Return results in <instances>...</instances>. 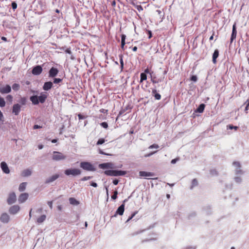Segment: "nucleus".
Returning a JSON list of instances; mask_svg holds the SVG:
<instances>
[{"mask_svg":"<svg viewBox=\"0 0 249 249\" xmlns=\"http://www.w3.org/2000/svg\"><path fill=\"white\" fill-rule=\"evenodd\" d=\"M48 204L50 208L52 209L53 208V202L52 201H48Z\"/></svg>","mask_w":249,"mask_h":249,"instance_id":"obj_53","label":"nucleus"},{"mask_svg":"<svg viewBox=\"0 0 249 249\" xmlns=\"http://www.w3.org/2000/svg\"><path fill=\"white\" fill-rule=\"evenodd\" d=\"M12 89L14 90H18L19 89V85L18 84L15 83L12 85Z\"/></svg>","mask_w":249,"mask_h":249,"instance_id":"obj_33","label":"nucleus"},{"mask_svg":"<svg viewBox=\"0 0 249 249\" xmlns=\"http://www.w3.org/2000/svg\"><path fill=\"white\" fill-rule=\"evenodd\" d=\"M59 176L58 174L53 175L46 179L45 181L46 183H50L55 180L59 178Z\"/></svg>","mask_w":249,"mask_h":249,"instance_id":"obj_21","label":"nucleus"},{"mask_svg":"<svg viewBox=\"0 0 249 249\" xmlns=\"http://www.w3.org/2000/svg\"><path fill=\"white\" fill-rule=\"evenodd\" d=\"M92 178V177L90 176H88V177H84L82 178H81L82 181H86L87 180H89Z\"/></svg>","mask_w":249,"mask_h":249,"instance_id":"obj_46","label":"nucleus"},{"mask_svg":"<svg viewBox=\"0 0 249 249\" xmlns=\"http://www.w3.org/2000/svg\"><path fill=\"white\" fill-rule=\"evenodd\" d=\"M147 76L145 73H142L141 74L140 82H142L143 81L146 80Z\"/></svg>","mask_w":249,"mask_h":249,"instance_id":"obj_31","label":"nucleus"},{"mask_svg":"<svg viewBox=\"0 0 249 249\" xmlns=\"http://www.w3.org/2000/svg\"><path fill=\"white\" fill-rule=\"evenodd\" d=\"M17 200V197L15 193L10 194L9 197L7 199V203L8 204H12L14 203Z\"/></svg>","mask_w":249,"mask_h":249,"instance_id":"obj_7","label":"nucleus"},{"mask_svg":"<svg viewBox=\"0 0 249 249\" xmlns=\"http://www.w3.org/2000/svg\"><path fill=\"white\" fill-rule=\"evenodd\" d=\"M66 158V156L63 155L62 153L57 152L53 151L52 160L55 161H58L61 160H64Z\"/></svg>","mask_w":249,"mask_h":249,"instance_id":"obj_5","label":"nucleus"},{"mask_svg":"<svg viewBox=\"0 0 249 249\" xmlns=\"http://www.w3.org/2000/svg\"><path fill=\"white\" fill-rule=\"evenodd\" d=\"M219 55V51L217 49L215 50L213 54V63H216V58L218 57Z\"/></svg>","mask_w":249,"mask_h":249,"instance_id":"obj_24","label":"nucleus"},{"mask_svg":"<svg viewBox=\"0 0 249 249\" xmlns=\"http://www.w3.org/2000/svg\"><path fill=\"white\" fill-rule=\"evenodd\" d=\"M26 185H27V182H22V183H21L19 185V187H18L19 191H20V192L24 191L25 190V189H26Z\"/></svg>","mask_w":249,"mask_h":249,"instance_id":"obj_26","label":"nucleus"},{"mask_svg":"<svg viewBox=\"0 0 249 249\" xmlns=\"http://www.w3.org/2000/svg\"><path fill=\"white\" fill-rule=\"evenodd\" d=\"M53 86V84L52 82H46L44 84V85L43 86V89L44 90H49L52 88Z\"/></svg>","mask_w":249,"mask_h":249,"instance_id":"obj_20","label":"nucleus"},{"mask_svg":"<svg viewBox=\"0 0 249 249\" xmlns=\"http://www.w3.org/2000/svg\"><path fill=\"white\" fill-rule=\"evenodd\" d=\"M227 127L230 129H234L235 130H236L238 128V126H233L232 125H229L227 126Z\"/></svg>","mask_w":249,"mask_h":249,"instance_id":"obj_44","label":"nucleus"},{"mask_svg":"<svg viewBox=\"0 0 249 249\" xmlns=\"http://www.w3.org/2000/svg\"><path fill=\"white\" fill-rule=\"evenodd\" d=\"M156 152H157V151L152 152H151V153H150L149 154L145 155H144V157H145V158L149 157L152 156V155L154 154Z\"/></svg>","mask_w":249,"mask_h":249,"instance_id":"obj_45","label":"nucleus"},{"mask_svg":"<svg viewBox=\"0 0 249 249\" xmlns=\"http://www.w3.org/2000/svg\"><path fill=\"white\" fill-rule=\"evenodd\" d=\"M21 106L18 104H15L13 107V113L16 115H18L20 111Z\"/></svg>","mask_w":249,"mask_h":249,"instance_id":"obj_16","label":"nucleus"},{"mask_svg":"<svg viewBox=\"0 0 249 249\" xmlns=\"http://www.w3.org/2000/svg\"><path fill=\"white\" fill-rule=\"evenodd\" d=\"M69 202L71 204L73 205H78L79 204V202L73 197H70L69 198Z\"/></svg>","mask_w":249,"mask_h":249,"instance_id":"obj_25","label":"nucleus"},{"mask_svg":"<svg viewBox=\"0 0 249 249\" xmlns=\"http://www.w3.org/2000/svg\"><path fill=\"white\" fill-rule=\"evenodd\" d=\"M42 71V68L41 66L37 65L33 69L32 72L34 75H39L41 73Z\"/></svg>","mask_w":249,"mask_h":249,"instance_id":"obj_10","label":"nucleus"},{"mask_svg":"<svg viewBox=\"0 0 249 249\" xmlns=\"http://www.w3.org/2000/svg\"><path fill=\"white\" fill-rule=\"evenodd\" d=\"M65 53H69V54H71V49L70 48L67 49L65 50Z\"/></svg>","mask_w":249,"mask_h":249,"instance_id":"obj_55","label":"nucleus"},{"mask_svg":"<svg viewBox=\"0 0 249 249\" xmlns=\"http://www.w3.org/2000/svg\"><path fill=\"white\" fill-rule=\"evenodd\" d=\"M99 167L102 169L112 168L113 167V164L109 162L104 163L100 164Z\"/></svg>","mask_w":249,"mask_h":249,"instance_id":"obj_17","label":"nucleus"},{"mask_svg":"<svg viewBox=\"0 0 249 249\" xmlns=\"http://www.w3.org/2000/svg\"><path fill=\"white\" fill-rule=\"evenodd\" d=\"M144 72H145V73H148L149 72V70L148 69H146L145 70Z\"/></svg>","mask_w":249,"mask_h":249,"instance_id":"obj_64","label":"nucleus"},{"mask_svg":"<svg viewBox=\"0 0 249 249\" xmlns=\"http://www.w3.org/2000/svg\"><path fill=\"white\" fill-rule=\"evenodd\" d=\"M152 94L155 97V99L158 100L160 99L161 96L159 93H157L156 89H152Z\"/></svg>","mask_w":249,"mask_h":249,"instance_id":"obj_23","label":"nucleus"},{"mask_svg":"<svg viewBox=\"0 0 249 249\" xmlns=\"http://www.w3.org/2000/svg\"><path fill=\"white\" fill-rule=\"evenodd\" d=\"M6 99L7 101H9L10 103H12L13 101V96L11 95H8Z\"/></svg>","mask_w":249,"mask_h":249,"instance_id":"obj_37","label":"nucleus"},{"mask_svg":"<svg viewBox=\"0 0 249 249\" xmlns=\"http://www.w3.org/2000/svg\"><path fill=\"white\" fill-rule=\"evenodd\" d=\"M132 50H133L134 52H136V51L137 50V47L136 46L132 48Z\"/></svg>","mask_w":249,"mask_h":249,"instance_id":"obj_61","label":"nucleus"},{"mask_svg":"<svg viewBox=\"0 0 249 249\" xmlns=\"http://www.w3.org/2000/svg\"><path fill=\"white\" fill-rule=\"evenodd\" d=\"M1 39H2V40H3V41H7V38H6V37H4V36H2V37H1Z\"/></svg>","mask_w":249,"mask_h":249,"instance_id":"obj_62","label":"nucleus"},{"mask_svg":"<svg viewBox=\"0 0 249 249\" xmlns=\"http://www.w3.org/2000/svg\"><path fill=\"white\" fill-rule=\"evenodd\" d=\"M178 160H179V159H178V158H176V159H175L172 160H171V163L172 164H175V163H176V162H177V161H178Z\"/></svg>","mask_w":249,"mask_h":249,"instance_id":"obj_49","label":"nucleus"},{"mask_svg":"<svg viewBox=\"0 0 249 249\" xmlns=\"http://www.w3.org/2000/svg\"><path fill=\"white\" fill-rule=\"evenodd\" d=\"M137 9L140 11L143 10V8L141 5H137Z\"/></svg>","mask_w":249,"mask_h":249,"instance_id":"obj_52","label":"nucleus"},{"mask_svg":"<svg viewBox=\"0 0 249 249\" xmlns=\"http://www.w3.org/2000/svg\"><path fill=\"white\" fill-rule=\"evenodd\" d=\"M233 165L235 167V173L236 174H243L244 172L240 169L241 165L239 162L234 161L232 163Z\"/></svg>","mask_w":249,"mask_h":249,"instance_id":"obj_6","label":"nucleus"},{"mask_svg":"<svg viewBox=\"0 0 249 249\" xmlns=\"http://www.w3.org/2000/svg\"><path fill=\"white\" fill-rule=\"evenodd\" d=\"M118 192L115 191L114 192V194L112 196L111 198L113 199H116L117 197Z\"/></svg>","mask_w":249,"mask_h":249,"instance_id":"obj_41","label":"nucleus"},{"mask_svg":"<svg viewBox=\"0 0 249 249\" xmlns=\"http://www.w3.org/2000/svg\"><path fill=\"white\" fill-rule=\"evenodd\" d=\"M197 77L196 75H193L191 78V80L194 82H196L197 81Z\"/></svg>","mask_w":249,"mask_h":249,"instance_id":"obj_48","label":"nucleus"},{"mask_svg":"<svg viewBox=\"0 0 249 249\" xmlns=\"http://www.w3.org/2000/svg\"><path fill=\"white\" fill-rule=\"evenodd\" d=\"M64 173L67 176L72 175L73 176H76L81 174V171L77 168H70L66 169Z\"/></svg>","mask_w":249,"mask_h":249,"instance_id":"obj_4","label":"nucleus"},{"mask_svg":"<svg viewBox=\"0 0 249 249\" xmlns=\"http://www.w3.org/2000/svg\"><path fill=\"white\" fill-rule=\"evenodd\" d=\"M136 213H133L130 217L128 218V219L127 220L126 222H128L130 221L136 214Z\"/></svg>","mask_w":249,"mask_h":249,"instance_id":"obj_51","label":"nucleus"},{"mask_svg":"<svg viewBox=\"0 0 249 249\" xmlns=\"http://www.w3.org/2000/svg\"><path fill=\"white\" fill-rule=\"evenodd\" d=\"M249 109V103L245 107V111H247Z\"/></svg>","mask_w":249,"mask_h":249,"instance_id":"obj_59","label":"nucleus"},{"mask_svg":"<svg viewBox=\"0 0 249 249\" xmlns=\"http://www.w3.org/2000/svg\"><path fill=\"white\" fill-rule=\"evenodd\" d=\"M1 168L2 171L5 174H9L10 173V170L7 166L6 163L4 161H2L0 163Z\"/></svg>","mask_w":249,"mask_h":249,"instance_id":"obj_15","label":"nucleus"},{"mask_svg":"<svg viewBox=\"0 0 249 249\" xmlns=\"http://www.w3.org/2000/svg\"><path fill=\"white\" fill-rule=\"evenodd\" d=\"M105 174L109 176H124L126 174V172L124 171L118 170H106L104 172Z\"/></svg>","mask_w":249,"mask_h":249,"instance_id":"obj_2","label":"nucleus"},{"mask_svg":"<svg viewBox=\"0 0 249 249\" xmlns=\"http://www.w3.org/2000/svg\"><path fill=\"white\" fill-rule=\"evenodd\" d=\"M101 125L105 128H107L108 127V124L106 122H103L101 124Z\"/></svg>","mask_w":249,"mask_h":249,"instance_id":"obj_43","label":"nucleus"},{"mask_svg":"<svg viewBox=\"0 0 249 249\" xmlns=\"http://www.w3.org/2000/svg\"><path fill=\"white\" fill-rule=\"evenodd\" d=\"M163 79L162 78H159V79H156V77H154L152 78L151 81L153 83H158L159 82H160L162 81Z\"/></svg>","mask_w":249,"mask_h":249,"instance_id":"obj_30","label":"nucleus"},{"mask_svg":"<svg viewBox=\"0 0 249 249\" xmlns=\"http://www.w3.org/2000/svg\"><path fill=\"white\" fill-rule=\"evenodd\" d=\"M59 71L57 68H55L54 67H52L49 71V77H54L56 76Z\"/></svg>","mask_w":249,"mask_h":249,"instance_id":"obj_9","label":"nucleus"},{"mask_svg":"<svg viewBox=\"0 0 249 249\" xmlns=\"http://www.w3.org/2000/svg\"><path fill=\"white\" fill-rule=\"evenodd\" d=\"M213 36H214V32H213V34H212V35L211 36V37H210L209 39L210 40H212L213 39Z\"/></svg>","mask_w":249,"mask_h":249,"instance_id":"obj_60","label":"nucleus"},{"mask_svg":"<svg viewBox=\"0 0 249 249\" xmlns=\"http://www.w3.org/2000/svg\"><path fill=\"white\" fill-rule=\"evenodd\" d=\"M198 184V182L196 179H194L192 180V186L191 187V189H192L194 187L197 186Z\"/></svg>","mask_w":249,"mask_h":249,"instance_id":"obj_36","label":"nucleus"},{"mask_svg":"<svg viewBox=\"0 0 249 249\" xmlns=\"http://www.w3.org/2000/svg\"><path fill=\"white\" fill-rule=\"evenodd\" d=\"M126 36L124 35H122L121 37V48L122 49L124 50V46L125 44V39Z\"/></svg>","mask_w":249,"mask_h":249,"instance_id":"obj_29","label":"nucleus"},{"mask_svg":"<svg viewBox=\"0 0 249 249\" xmlns=\"http://www.w3.org/2000/svg\"><path fill=\"white\" fill-rule=\"evenodd\" d=\"M11 91V87L6 85L5 87H0V92L2 94L8 93Z\"/></svg>","mask_w":249,"mask_h":249,"instance_id":"obj_11","label":"nucleus"},{"mask_svg":"<svg viewBox=\"0 0 249 249\" xmlns=\"http://www.w3.org/2000/svg\"><path fill=\"white\" fill-rule=\"evenodd\" d=\"M20 210V207L18 205H15L11 206L9 210V212L10 214H16Z\"/></svg>","mask_w":249,"mask_h":249,"instance_id":"obj_8","label":"nucleus"},{"mask_svg":"<svg viewBox=\"0 0 249 249\" xmlns=\"http://www.w3.org/2000/svg\"><path fill=\"white\" fill-rule=\"evenodd\" d=\"M156 12L158 13L159 15H160L161 14V11L160 10H158L156 11Z\"/></svg>","mask_w":249,"mask_h":249,"instance_id":"obj_63","label":"nucleus"},{"mask_svg":"<svg viewBox=\"0 0 249 249\" xmlns=\"http://www.w3.org/2000/svg\"><path fill=\"white\" fill-rule=\"evenodd\" d=\"M46 218V216L45 215H42L37 219L36 221L38 223H42L45 221Z\"/></svg>","mask_w":249,"mask_h":249,"instance_id":"obj_27","label":"nucleus"},{"mask_svg":"<svg viewBox=\"0 0 249 249\" xmlns=\"http://www.w3.org/2000/svg\"><path fill=\"white\" fill-rule=\"evenodd\" d=\"M78 117L79 120L84 119L85 118V117L80 114H78Z\"/></svg>","mask_w":249,"mask_h":249,"instance_id":"obj_57","label":"nucleus"},{"mask_svg":"<svg viewBox=\"0 0 249 249\" xmlns=\"http://www.w3.org/2000/svg\"><path fill=\"white\" fill-rule=\"evenodd\" d=\"M5 106V102L4 99L0 96V107H3Z\"/></svg>","mask_w":249,"mask_h":249,"instance_id":"obj_32","label":"nucleus"},{"mask_svg":"<svg viewBox=\"0 0 249 249\" xmlns=\"http://www.w3.org/2000/svg\"><path fill=\"white\" fill-rule=\"evenodd\" d=\"M26 101H27V100L25 97H21L19 100V103L22 105H25L26 103Z\"/></svg>","mask_w":249,"mask_h":249,"instance_id":"obj_34","label":"nucleus"},{"mask_svg":"<svg viewBox=\"0 0 249 249\" xmlns=\"http://www.w3.org/2000/svg\"><path fill=\"white\" fill-rule=\"evenodd\" d=\"M90 185H91L92 186H93L94 187H96L97 186V183L95 182H91L90 183Z\"/></svg>","mask_w":249,"mask_h":249,"instance_id":"obj_56","label":"nucleus"},{"mask_svg":"<svg viewBox=\"0 0 249 249\" xmlns=\"http://www.w3.org/2000/svg\"><path fill=\"white\" fill-rule=\"evenodd\" d=\"M139 175L142 177H153L154 176V174L152 172L140 171L139 172Z\"/></svg>","mask_w":249,"mask_h":249,"instance_id":"obj_19","label":"nucleus"},{"mask_svg":"<svg viewBox=\"0 0 249 249\" xmlns=\"http://www.w3.org/2000/svg\"><path fill=\"white\" fill-rule=\"evenodd\" d=\"M33 128L34 129H36L41 128V126H40V125H37V124H35Z\"/></svg>","mask_w":249,"mask_h":249,"instance_id":"obj_58","label":"nucleus"},{"mask_svg":"<svg viewBox=\"0 0 249 249\" xmlns=\"http://www.w3.org/2000/svg\"><path fill=\"white\" fill-rule=\"evenodd\" d=\"M105 142V140L102 138V139H99V140L98 141V142H97V145H100V144H102L103 143H104Z\"/></svg>","mask_w":249,"mask_h":249,"instance_id":"obj_39","label":"nucleus"},{"mask_svg":"<svg viewBox=\"0 0 249 249\" xmlns=\"http://www.w3.org/2000/svg\"><path fill=\"white\" fill-rule=\"evenodd\" d=\"M47 98V94L45 92H41L40 96L34 95L30 97V99L34 105H37L39 103H44Z\"/></svg>","mask_w":249,"mask_h":249,"instance_id":"obj_1","label":"nucleus"},{"mask_svg":"<svg viewBox=\"0 0 249 249\" xmlns=\"http://www.w3.org/2000/svg\"><path fill=\"white\" fill-rule=\"evenodd\" d=\"M159 147V146L158 144H153L152 145H151L150 146H149L148 148L149 149H153V148H158Z\"/></svg>","mask_w":249,"mask_h":249,"instance_id":"obj_40","label":"nucleus"},{"mask_svg":"<svg viewBox=\"0 0 249 249\" xmlns=\"http://www.w3.org/2000/svg\"><path fill=\"white\" fill-rule=\"evenodd\" d=\"M205 105L203 104H200L196 109L197 112L199 113L203 112L205 108Z\"/></svg>","mask_w":249,"mask_h":249,"instance_id":"obj_28","label":"nucleus"},{"mask_svg":"<svg viewBox=\"0 0 249 249\" xmlns=\"http://www.w3.org/2000/svg\"><path fill=\"white\" fill-rule=\"evenodd\" d=\"M123 55H122V54L119 55V58H120V64H121V70H123V69L124 68V62H123Z\"/></svg>","mask_w":249,"mask_h":249,"instance_id":"obj_35","label":"nucleus"},{"mask_svg":"<svg viewBox=\"0 0 249 249\" xmlns=\"http://www.w3.org/2000/svg\"><path fill=\"white\" fill-rule=\"evenodd\" d=\"M0 120L2 122L4 121L3 114L0 110Z\"/></svg>","mask_w":249,"mask_h":249,"instance_id":"obj_50","label":"nucleus"},{"mask_svg":"<svg viewBox=\"0 0 249 249\" xmlns=\"http://www.w3.org/2000/svg\"><path fill=\"white\" fill-rule=\"evenodd\" d=\"M124 210V204H122L117 210L114 216H116L117 214L122 215L123 214Z\"/></svg>","mask_w":249,"mask_h":249,"instance_id":"obj_18","label":"nucleus"},{"mask_svg":"<svg viewBox=\"0 0 249 249\" xmlns=\"http://www.w3.org/2000/svg\"><path fill=\"white\" fill-rule=\"evenodd\" d=\"M32 174V171L29 169L24 170L21 173V175L23 177H29Z\"/></svg>","mask_w":249,"mask_h":249,"instance_id":"obj_22","label":"nucleus"},{"mask_svg":"<svg viewBox=\"0 0 249 249\" xmlns=\"http://www.w3.org/2000/svg\"><path fill=\"white\" fill-rule=\"evenodd\" d=\"M12 8L15 10L17 8V4L15 2H13L12 3Z\"/></svg>","mask_w":249,"mask_h":249,"instance_id":"obj_47","label":"nucleus"},{"mask_svg":"<svg viewBox=\"0 0 249 249\" xmlns=\"http://www.w3.org/2000/svg\"><path fill=\"white\" fill-rule=\"evenodd\" d=\"M118 182L119 180L117 179H115L113 180V183L115 185H117L118 184Z\"/></svg>","mask_w":249,"mask_h":249,"instance_id":"obj_54","label":"nucleus"},{"mask_svg":"<svg viewBox=\"0 0 249 249\" xmlns=\"http://www.w3.org/2000/svg\"><path fill=\"white\" fill-rule=\"evenodd\" d=\"M234 180L237 183H240L242 181L241 178L239 177H235Z\"/></svg>","mask_w":249,"mask_h":249,"instance_id":"obj_42","label":"nucleus"},{"mask_svg":"<svg viewBox=\"0 0 249 249\" xmlns=\"http://www.w3.org/2000/svg\"><path fill=\"white\" fill-rule=\"evenodd\" d=\"M80 166L82 169L87 171H95L96 170L94 166L89 162H81Z\"/></svg>","mask_w":249,"mask_h":249,"instance_id":"obj_3","label":"nucleus"},{"mask_svg":"<svg viewBox=\"0 0 249 249\" xmlns=\"http://www.w3.org/2000/svg\"><path fill=\"white\" fill-rule=\"evenodd\" d=\"M62 81V79L55 78L53 79V83H54V84H58V83H60Z\"/></svg>","mask_w":249,"mask_h":249,"instance_id":"obj_38","label":"nucleus"},{"mask_svg":"<svg viewBox=\"0 0 249 249\" xmlns=\"http://www.w3.org/2000/svg\"><path fill=\"white\" fill-rule=\"evenodd\" d=\"M10 220V217L6 213H2L0 217V220L4 223H7Z\"/></svg>","mask_w":249,"mask_h":249,"instance_id":"obj_13","label":"nucleus"},{"mask_svg":"<svg viewBox=\"0 0 249 249\" xmlns=\"http://www.w3.org/2000/svg\"><path fill=\"white\" fill-rule=\"evenodd\" d=\"M237 35V31L236 29V24L234 23L232 26V33L231 37V43L236 38Z\"/></svg>","mask_w":249,"mask_h":249,"instance_id":"obj_14","label":"nucleus"},{"mask_svg":"<svg viewBox=\"0 0 249 249\" xmlns=\"http://www.w3.org/2000/svg\"><path fill=\"white\" fill-rule=\"evenodd\" d=\"M29 195L27 193L21 194L18 197V202L20 203L24 202L28 198Z\"/></svg>","mask_w":249,"mask_h":249,"instance_id":"obj_12","label":"nucleus"}]
</instances>
